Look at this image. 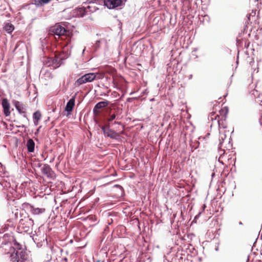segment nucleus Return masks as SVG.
Masks as SVG:
<instances>
[{
    "mask_svg": "<svg viewBox=\"0 0 262 262\" xmlns=\"http://www.w3.org/2000/svg\"><path fill=\"white\" fill-rule=\"evenodd\" d=\"M9 254L10 262H32L22 246L16 241H14Z\"/></svg>",
    "mask_w": 262,
    "mask_h": 262,
    "instance_id": "obj_1",
    "label": "nucleus"
},
{
    "mask_svg": "<svg viewBox=\"0 0 262 262\" xmlns=\"http://www.w3.org/2000/svg\"><path fill=\"white\" fill-rule=\"evenodd\" d=\"M208 120L211 121L210 127H217L219 129L221 128H225L226 127V123L224 117L220 116L214 112H211L208 116Z\"/></svg>",
    "mask_w": 262,
    "mask_h": 262,
    "instance_id": "obj_2",
    "label": "nucleus"
},
{
    "mask_svg": "<svg viewBox=\"0 0 262 262\" xmlns=\"http://www.w3.org/2000/svg\"><path fill=\"white\" fill-rule=\"evenodd\" d=\"M98 73H89L85 74L79 77L75 82V85L78 86L84 83L91 82L96 79H98Z\"/></svg>",
    "mask_w": 262,
    "mask_h": 262,
    "instance_id": "obj_3",
    "label": "nucleus"
},
{
    "mask_svg": "<svg viewBox=\"0 0 262 262\" xmlns=\"http://www.w3.org/2000/svg\"><path fill=\"white\" fill-rule=\"evenodd\" d=\"M226 136L224 134H221L220 133V143H219V154L220 155V157L219 158V162L222 163V164H224V161H226V160H228V157H226V151L224 148H223L224 147V140L226 139Z\"/></svg>",
    "mask_w": 262,
    "mask_h": 262,
    "instance_id": "obj_4",
    "label": "nucleus"
},
{
    "mask_svg": "<svg viewBox=\"0 0 262 262\" xmlns=\"http://www.w3.org/2000/svg\"><path fill=\"white\" fill-rule=\"evenodd\" d=\"M69 55L68 51L65 50L60 53L56 54L54 59H51L52 61L53 68L55 69L59 67L62 63L63 60L67 59L69 57Z\"/></svg>",
    "mask_w": 262,
    "mask_h": 262,
    "instance_id": "obj_5",
    "label": "nucleus"
},
{
    "mask_svg": "<svg viewBox=\"0 0 262 262\" xmlns=\"http://www.w3.org/2000/svg\"><path fill=\"white\" fill-rule=\"evenodd\" d=\"M34 225V221L28 217L21 219L19 222V228L24 231H28Z\"/></svg>",
    "mask_w": 262,
    "mask_h": 262,
    "instance_id": "obj_6",
    "label": "nucleus"
},
{
    "mask_svg": "<svg viewBox=\"0 0 262 262\" xmlns=\"http://www.w3.org/2000/svg\"><path fill=\"white\" fill-rule=\"evenodd\" d=\"M51 31L54 35H56L58 37L64 36L67 32L65 28L59 24H56L54 26L52 27L51 29Z\"/></svg>",
    "mask_w": 262,
    "mask_h": 262,
    "instance_id": "obj_7",
    "label": "nucleus"
},
{
    "mask_svg": "<svg viewBox=\"0 0 262 262\" xmlns=\"http://www.w3.org/2000/svg\"><path fill=\"white\" fill-rule=\"evenodd\" d=\"M123 2L122 0H104V5L107 8L111 9L120 6Z\"/></svg>",
    "mask_w": 262,
    "mask_h": 262,
    "instance_id": "obj_8",
    "label": "nucleus"
},
{
    "mask_svg": "<svg viewBox=\"0 0 262 262\" xmlns=\"http://www.w3.org/2000/svg\"><path fill=\"white\" fill-rule=\"evenodd\" d=\"M42 173L47 177L53 178L55 177V173L50 166L48 164H45L41 168Z\"/></svg>",
    "mask_w": 262,
    "mask_h": 262,
    "instance_id": "obj_9",
    "label": "nucleus"
},
{
    "mask_svg": "<svg viewBox=\"0 0 262 262\" xmlns=\"http://www.w3.org/2000/svg\"><path fill=\"white\" fill-rule=\"evenodd\" d=\"M104 135L110 137L112 139H116L118 137L117 133L114 130L110 129L109 127H102L101 128Z\"/></svg>",
    "mask_w": 262,
    "mask_h": 262,
    "instance_id": "obj_10",
    "label": "nucleus"
},
{
    "mask_svg": "<svg viewBox=\"0 0 262 262\" xmlns=\"http://www.w3.org/2000/svg\"><path fill=\"white\" fill-rule=\"evenodd\" d=\"M109 104L110 102L107 100H104L97 103L93 108V113L95 115L98 114L99 113L98 110L106 107Z\"/></svg>",
    "mask_w": 262,
    "mask_h": 262,
    "instance_id": "obj_11",
    "label": "nucleus"
},
{
    "mask_svg": "<svg viewBox=\"0 0 262 262\" xmlns=\"http://www.w3.org/2000/svg\"><path fill=\"white\" fill-rule=\"evenodd\" d=\"M29 209L30 212L34 215H39L43 213L46 209L44 208L36 207L32 205H29Z\"/></svg>",
    "mask_w": 262,
    "mask_h": 262,
    "instance_id": "obj_12",
    "label": "nucleus"
},
{
    "mask_svg": "<svg viewBox=\"0 0 262 262\" xmlns=\"http://www.w3.org/2000/svg\"><path fill=\"white\" fill-rule=\"evenodd\" d=\"M13 104L14 105L16 109L20 114H24V116L26 117V107L25 105L21 102L14 100L13 102Z\"/></svg>",
    "mask_w": 262,
    "mask_h": 262,
    "instance_id": "obj_13",
    "label": "nucleus"
},
{
    "mask_svg": "<svg viewBox=\"0 0 262 262\" xmlns=\"http://www.w3.org/2000/svg\"><path fill=\"white\" fill-rule=\"evenodd\" d=\"M3 109L4 113L6 116H8L10 114V104L6 98H4L2 100V103Z\"/></svg>",
    "mask_w": 262,
    "mask_h": 262,
    "instance_id": "obj_14",
    "label": "nucleus"
},
{
    "mask_svg": "<svg viewBox=\"0 0 262 262\" xmlns=\"http://www.w3.org/2000/svg\"><path fill=\"white\" fill-rule=\"evenodd\" d=\"M75 105V96L71 98L67 103L65 107V111L67 112L69 114H70L72 111Z\"/></svg>",
    "mask_w": 262,
    "mask_h": 262,
    "instance_id": "obj_15",
    "label": "nucleus"
},
{
    "mask_svg": "<svg viewBox=\"0 0 262 262\" xmlns=\"http://www.w3.org/2000/svg\"><path fill=\"white\" fill-rule=\"evenodd\" d=\"M3 28L8 33L11 34L13 31L14 27L11 23L7 21L4 23Z\"/></svg>",
    "mask_w": 262,
    "mask_h": 262,
    "instance_id": "obj_16",
    "label": "nucleus"
},
{
    "mask_svg": "<svg viewBox=\"0 0 262 262\" xmlns=\"http://www.w3.org/2000/svg\"><path fill=\"white\" fill-rule=\"evenodd\" d=\"M27 149L29 152H32L34 150L35 143L34 141L29 139L27 142Z\"/></svg>",
    "mask_w": 262,
    "mask_h": 262,
    "instance_id": "obj_17",
    "label": "nucleus"
},
{
    "mask_svg": "<svg viewBox=\"0 0 262 262\" xmlns=\"http://www.w3.org/2000/svg\"><path fill=\"white\" fill-rule=\"evenodd\" d=\"M41 117V115L39 111H36L33 115V120H40Z\"/></svg>",
    "mask_w": 262,
    "mask_h": 262,
    "instance_id": "obj_18",
    "label": "nucleus"
},
{
    "mask_svg": "<svg viewBox=\"0 0 262 262\" xmlns=\"http://www.w3.org/2000/svg\"><path fill=\"white\" fill-rule=\"evenodd\" d=\"M104 40H97L94 45V48L95 50H97L99 49L100 47V44L102 43L103 42H104Z\"/></svg>",
    "mask_w": 262,
    "mask_h": 262,
    "instance_id": "obj_19",
    "label": "nucleus"
},
{
    "mask_svg": "<svg viewBox=\"0 0 262 262\" xmlns=\"http://www.w3.org/2000/svg\"><path fill=\"white\" fill-rule=\"evenodd\" d=\"M51 59H53V58H48L46 62V64L48 67L52 66L53 67V65L52 64V61Z\"/></svg>",
    "mask_w": 262,
    "mask_h": 262,
    "instance_id": "obj_20",
    "label": "nucleus"
},
{
    "mask_svg": "<svg viewBox=\"0 0 262 262\" xmlns=\"http://www.w3.org/2000/svg\"><path fill=\"white\" fill-rule=\"evenodd\" d=\"M116 116L115 114L110 115L108 118H107V121L109 122L112 121L116 119Z\"/></svg>",
    "mask_w": 262,
    "mask_h": 262,
    "instance_id": "obj_21",
    "label": "nucleus"
},
{
    "mask_svg": "<svg viewBox=\"0 0 262 262\" xmlns=\"http://www.w3.org/2000/svg\"><path fill=\"white\" fill-rule=\"evenodd\" d=\"M4 171H5V167L3 166V165L0 162V174L4 173Z\"/></svg>",
    "mask_w": 262,
    "mask_h": 262,
    "instance_id": "obj_22",
    "label": "nucleus"
},
{
    "mask_svg": "<svg viewBox=\"0 0 262 262\" xmlns=\"http://www.w3.org/2000/svg\"><path fill=\"white\" fill-rule=\"evenodd\" d=\"M45 75H46L47 77H49V78H51L52 77L51 73L49 71H46Z\"/></svg>",
    "mask_w": 262,
    "mask_h": 262,
    "instance_id": "obj_23",
    "label": "nucleus"
},
{
    "mask_svg": "<svg viewBox=\"0 0 262 262\" xmlns=\"http://www.w3.org/2000/svg\"><path fill=\"white\" fill-rule=\"evenodd\" d=\"M51 0H39V3H42L45 4H47Z\"/></svg>",
    "mask_w": 262,
    "mask_h": 262,
    "instance_id": "obj_24",
    "label": "nucleus"
},
{
    "mask_svg": "<svg viewBox=\"0 0 262 262\" xmlns=\"http://www.w3.org/2000/svg\"><path fill=\"white\" fill-rule=\"evenodd\" d=\"M39 120H33L34 124L35 126H37L38 124Z\"/></svg>",
    "mask_w": 262,
    "mask_h": 262,
    "instance_id": "obj_25",
    "label": "nucleus"
},
{
    "mask_svg": "<svg viewBox=\"0 0 262 262\" xmlns=\"http://www.w3.org/2000/svg\"><path fill=\"white\" fill-rule=\"evenodd\" d=\"M114 124H120V122H114Z\"/></svg>",
    "mask_w": 262,
    "mask_h": 262,
    "instance_id": "obj_26",
    "label": "nucleus"
},
{
    "mask_svg": "<svg viewBox=\"0 0 262 262\" xmlns=\"http://www.w3.org/2000/svg\"><path fill=\"white\" fill-rule=\"evenodd\" d=\"M41 127H39V128L37 130L36 133H35V134L39 132V129Z\"/></svg>",
    "mask_w": 262,
    "mask_h": 262,
    "instance_id": "obj_27",
    "label": "nucleus"
},
{
    "mask_svg": "<svg viewBox=\"0 0 262 262\" xmlns=\"http://www.w3.org/2000/svg\"><path fill=\"white\" fill-rule=\"evenodd\" d=\"M85 50V48L83 50V51H82V54H83V53H84Z\"/></svg>",
    "mask_w": 262,
    "mask_h": 262,
    "instance_id": "obj_28",
    "label": "nucleus"
},
{
    "mask_svg": "<svg viewBox=\"0 0 262 262\" xmlns=\"http://www.w3.org/2000/svg\"><path fill=\"white\" fill-rule=\"evenodd\" d=\"M196 50H197V49L195 48V49H194L193 51H196Z\"/></svg>",
    "mask_w": 262,
    "mask_h": 262,
    "instance_id": "obj_29",
    "label": "nucleus"
},
{
    "mask_svg": "<svg viewBox=\"0 0 262 262\" xmlns=\"http://www.w3.org/2000/svg\"><path fill=\"white\" fill-rule=\"evenodd\" d=\"M191 77H192V75H190V77H189V79L191 78Z\"/></svg>",
    "mask_w": 262,
    "mask_h": 262,
    "instance_id": "obj_30",
    "label": "nucleus"
},
{
    "mask_svg": "<svg viewBox=\"0 0 262 262\" xmlns=\"http://www.w3.org/2000/svg\"><path fill=\"white\" fill-rule=\"evenodd\" d=\"M205 207H206V206H205V205H204V206H203V209H205Z\"/></svg>",
    "mask_w": 262,
    "mask_h": 262,
    "instance_id": "obj_31",
    "label": "nucleus"
},
{
    "mask_svg": "<svg viewBox=\"0 0 262 262\" xmlns=\"http://www.w3.org/2000/svg\"><path fill=\"white\" fill-rule=\"evenodd\" d=\"M239 224L242 225V222H239Z\"/></svg>",
    "mask_w": 262,
    "mask_h": 262,
    "instance_id": "obj_32",
    "label": "nucleus"
}]
</instances>
